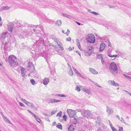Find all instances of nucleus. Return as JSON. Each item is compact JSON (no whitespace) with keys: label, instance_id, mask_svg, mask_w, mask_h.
I'll list each match as a JSON object with an SVG mask.
<instances>
[{"label":"nucleus","instance_id":"f257e3e1","mask_svg":"<svg viewBox=\"0 0 131 131\" xmlns=\"http://www.w3.org/2000/svg\"><path fill=\"white\" fill-rule=\"evenodd\" d=\"M109 69L110 71L114 75H115L117 73V67L116 64L114 62H112L110 64Z\"/></svg>","mask_w":131,"mask_h":131},{"label":"nucleus","instance_id":"f03ea898","mask_svg":"<svg viewBox=\"0 0 131 131\" xmlns=\"http://www.w3.org/2000/svg\"><path fill=\"white\" fill-rule=\"evenodd\" d=\"M8 61L10 65L12 66L17 65L18 64L17 59L16 57L13 55L9 56Z\"/></svg>","mask_w":131,"mask_h":131},{"label":"nucleus","instance_id":"7ed1b4c3","mask_svg":"<svg viewBox=\"0 0 131 131\" xmlns=\"http://www.w3.org/2000/svg\"><path fill=\"white\" fill-rule=\"evenodd\" d=\"M86 39L87 42L91 43H94L95 41V36L92 34H89L87 36Z\"/></svg>","mask_w":131,"mask_h":131},{"label":"nucleus","instance_id":"20e7f679","mask_svg":"<svg viewBox=\"0 0 131 131\" xmlns=\"http://www.w3.org/2000/svg\"><path fill=\"white\" fill-rule=\"evenodd\" d=\"M83 116L84 118H90L93 119L95 118V117L93 116L91 112L89 111L86 110L84 111Z\"/></svg>","mask_w":131,"mask_h":131},{"label":"nucleus","instance_id":"39448f33","mask_svg":"<svg viewBox=\"0 0 131 131\" xmlns=\"http://www.w3.org/2000/svg\"><path fill=\"white\" fill-rule=\"evenodd\" d=\"M27 70L30 72H33L35 70L34 65L33 63L30 62H28L27 68Z\"/></svg>","mask_w":131,"mask_h":131},{"label":"nucleus","instance_id":"423d86ee","mask_svg":"<svg viewBox=\"0 0 131 131\" xmlns=\"http://www.w3.org/2000/svg\"><path fill=\"white\" fill-rule=\"evenodd\" d=\"M94 49L93 47L91 46L89 49L84 51V53L85 55L87 56H90L92 52Z\"/></svg>","mask_w":131,"mask_h":131},{"label":"nucleus","instance_id":"0eeeda50","mask_svg":"<svg viewBox=\"0 0 131 131\" xmlns=\"http://www.w3.org/2000/svg\"><path fill=\"white\" fill-rule=\"evenodd\" d=\"M67 112L70 117H74L75 114V110L68 109L67 110Z\"/></svg>","mask_w":131,"mask_h":131},{"label":"nucleus","instance_id":"6e6552de","mask_svg":"<svg viewBox=\"0 0 131 131\" xmlns=\"http://www.w3.org/2000/svg\"><path fill=\"white\" fill-rule=\"evenodd\" d=\"M2 47L5 50H7V49L9 47V41L6 42L5 41H4L3 40V41L2 42Z\"/></svg>","mask_w":131,"mask_h":131},{"label":"nucleus","instance_id":"1a4fd4ad","mask_svg":"<svg viewBox=\"0 0 131 131\" xmlns=\"http://www.w3.org/2000/svg\"><path fill=\"white\" fill-rule=\"evenodd\" d=\"M40 56L44 57L46 60V61L48 63H49V61L50 59V54H49L48 53L47 54L45 53H41L40 54Z\"/></svg>","mask_w":131,"mask_h":131},{"label":"nucleus","instance_id":"9d476101","mask_svg":"<svg viewBox=\"0 0 131 131\" xmlns=\"http://www.w3.org/2000/svg\"><path fill=\"white\" fill-rule=\"evenodd\" d=\"M47 100V102L49 103H53L54 102H58L60 101V100L51 98L49 99H48Z\"/></svg>","mask_w":131,"mask_h":131},{"label":"nucleus","instance_id":"9b49d317","mask_svg":"<svg viewBox=\"0 0 131 131\" xmlns=\"http://www.w3.org/2000/svg\"><path fill=\"white\" fill-rule=\"evenodd\" d=\"M105 46V44L104 43H101L100 47L99 52L102 51L104 49Z\"/></svg>","mask_w":131,"mask_h":131},{"label":"nucleus","instance_id":"f8f14e48","mask_svg":"<svg viewBox=\"0 0 131 131\" xmlns=\"http://www.w3.org/2000/svg\"><path fill=\"white\" fill-rule=\"evenodd\" d=\"M14 25V24L12 22L10 23V25L8 27V30L10 32H12V31Z\"/></svg>","mask_w":131,"mask_h":131},{"label":"nucleus","instance_id":"ddd939ff","mask_svg":"<svg viewBox=\"0 0 131 131\" xmlns=\"http://www.w3.org/2000/svg\"><path fill=\"white\" fill-rule=\"evenodd\" d=\"M2 116L5 122L8 123L10 124H12V123L10 122L9 119L6 117L3 114Z\"/></svg>","mask_w":131,"mask_h":131},{"label":"nucleus","instance_id":"4468645a","mask_svg":"<svg viewBox=\"0 0 131 131\" xmlns=\"http://www.w3.org/2000/svg\"><path fill=\"white\" fill-rule=\"evenodd\" d=\"M20 68L21 71V74L23 77H25V69L24 68L22 67H20Z\"/></svg>","mask_w":131,"mask_h":131},{"label":"nucleus","instance_id":"2eb2a0df","mask_svg":"<svg viewBox=\"0 0 131 131\" xmlns=\"http://www.w3.org/2000/svg\"><path fill=\"white\" fill-rule=\"evenodd\" d=\"M89 70L90 72L93 74H96L98 73L97 72L95 69L93 68H89Z\"/></svg>","mask_w":131,"mask_h":131},{"label":"nucleus","instance_id":"dca6fc26","mask_svg":"<svg viewBox=\"0 0 131 131\" xmlns=\"http://www.w3.org/2000/svg\"><path fill=\"white\" fill-rule=\"evenodd\" d=\"M49 67L50 69V73L52 74H53L55 72V69L54 67L53 68H51V66L50 64H49Z\"/></svg>","mask_w":131,"mask_h":131},{"label":"nucleus","instance_id":"f3484780","mask_svg":"<svg viewBox=\"0 0 131 131\" xmlns=\"http://www.w3.org/2000/svg\"><path fill=\"white\" fill-rule=\"evenodd\" d=\"M107 113L109 114L112 113L113 112V111L112 109L110 107H108L107 106Z\"/></svg>","mask_w":131,"mask_h":131},{"label":"nucleus","instance_id":"a211bd4d","mask_svg":"<svg viewBox=\"0 0 131 131\" xmlns=\"http://www.w3.org/2000/svg\"><path fill=\"white\" fill-rule=\"evenodd\" d=\"M7 33L6 32H4L3 33V34L0 36V40H4L5 39V35H6Z\"/></svg>","mask_w":131,"mask_h":131},{"label":"nucleus","instance_id":"6ab92c4d","mask_svg":"<svg viewBox=\"0 0 131 131\" xmlns=\"http://www.w3.org/2000/svg\"><path fill=\"white\" fill-rule=\"evenodd\" d=\"M49 82V79L45 78L43 80V84L46 85H47Z\"/></svg>","mask_w":131,"mask_h":131},{"label":"nucleus","instance_id":"aec40b11","mask_svg":"<svg viewBox=\"0 0 131 131\" xmlns=\"http://www.w3.org/2000/svg\"><path fill=\"white\" fill-rule=\"evenodd\" d=\"M82 91L89 94H91V92L89 89L86 88H82Z\"/></svg>","mask_w":131,"mask_h":131},{"label":"nucleus","instance_id":"412c9836","mask_svg":"<svg viewBox=\"0 0 131 131\" xmlns=\"http://www.w3.org/2000/svg\"><path fill=\"white\" fill-rule=\"evenodd\" d=\"M76 42L78 46L79 49L81 50L82 51L81 48V47L80 44V42L79 39H77L76 40Z\"/></svg>","mask_w":131,"mask_h":131},{"label":"nucleus","instance_id":"4be33fe9","mask_svg":"<svg viewBox=\"0 0 131 131\" xmlns=\"http://www.w3.org/2000/svg\"><path fill=\"white\" fill-rule=\"evenodd\" d=\"M68 130L69 131H73L74 129V127L73 125L71 124L68 127Z\"/></svg>","mask_w":131,"mask_h":131},{"label":"nucleus","instance_id":"5701e85b","mask_svg":"<svg viewBox=\"0 0 131 131\" xmlns=\"http://www.w3.org/2000/svg\"><path fill=\"white\" fill-rule=\"evenodd\" d=\"M10 8L8 6H3L1 8V10H6L9 9Z\"/></svg>","mask_w":131,"mask_h":131},{"label":"nucleus","instance_id":"b1692460","mask_svg":"<svg viewBox=\"0 0 131 131\" xmlns=\"http://www.w3.org/2000/svg\"><path fill=\"white\" fill-rule=\"evenodd\" d=\"M39 54L37 53L33 54L32 56V57L34 59H36L38 58L39 56Z\"/></svg>","mask_w":131,"mask_h":131},{"label":"nucleus","instance_id":"393cba45","mask_svg":"<svg viewBox=\"0 0 131 131\" xmlns=\"http://www.w3.org/2000/svg\"><path fill=\"white\" fill-rule=\"evenodd\" d=\"M97 58L99 59H101L102 58H103V56L101 54H97Z\"/></svg>","mask_w":131,"mask_h":131},{"label":"nucleus","instance_id":"a878e982","mask_svg":"<svg viewBox=\"0 0 131 131\" xmlns=\"http://www.w3.org/2000/svg\"><path fill=\"white\" fill-rule=\"evenodd\" d=\"M69 69L70 70L68 72V73L70 76H72L73 74V72L71 68H70V69Z\"/></svg>","mask_w":131,"mask_h":131},{"label":"nucleus","instance_id":"bb28decb","mask_svg":"<svg viewBox=\"0 0 131 131\" xmlns=\"http://www.w3.org/2000/svg\"><path fill=\"white\" fill-rule=\"evenodd\" d=\"M56 127L60 129H62V125L60 123H59L58 124L56 125Z\"/></svg>","mask_w":131,"mask_h":131},{"label":"nucleus","instance_id":"cd10ccee","mask_svg":"<svg viewBox=\"0 0 131 131\" xmlns=\"http://www.w3.org/2000/svg\"><path fill=\"white\" fill-rule=\"evenodd\" d=\"M61 21L59 20L57 21L56 23V25L57 24L58 26H60L61 25Z\"/></svg>","mask_w":131,"mask_h":131},{"label":"nucleus","instance_id":"c85d7f7f","mask_svg":"<svg viewBox=\"0 0 131 131\" xmlns=\"http://www.w3.org/2000/svg\"><path fill=\"white\" fill-rule=\"evenodd\" d=\"M37 42H38V43L40 42L41 43H42L43 46L46 45L45 43L44 42V40L43 39L41 40H38L37 41Z\"/></svg>","mask_w":131,"mask_h":131},{"label":"nucleus","instance_id":"c756f323","mask_svg":"<svg viewBox=\"0 0 131 131\" xmlns=\"http://www.w3.org/2000/svg\"><path fill=\"white\" fill-rule=\"evenodd\" d=\"M75 90L78 92H79L81 90V89L80 88V86L78 85L76 86L75 87Z\"/></svg>","mask_w":131,"mask_h":131},{"label":"nucleus","instance_id":"7c9ffc66","mask_svg":"<svg viewBox=\"0 0 131 131\" xmlns=\"http://www.w3.org/2000/svg\"><path fill=\"white\" fill-rule=\"evenodd\" d=\"M33 116L36 119V120L37 121V119L38 120H39L40 122H41V121L40 120V118L37 115L35 114Z\"/></svg>","mask_w":131,"mask_h":131},{"label":"nucleus","instance_id":"2f4dec72","mask_svg":"<svg viewBox=\"0 0 131 131\" xmlns=\"http://www.w3.org/2000/svg\"><path fill=\"white\" fill-rule=\"evenodd\" d=\"M62 15L63 16L66 17L68 18H70V15L66 14H62Z\"/></svg>","mask_w":131,"mask_h":131},{"label":"nucleus","instance_id":"473e14b6","mask_svg":"<svg viewBox=\"0 0 131 131\" xmlns=\"http://www.w3.org/2000/svg\"><path fill=\"white\" fill-rule=\"evenodd\" d=\"M115 82L113 80H110L108 82V83H110L112 85H114V83H115Z\"/></svg>","mask_w":131,"mask_h":131},{"label":"nucleus","instance_id":"72a5a7b5","mask_svg":"<svg viewBox=\"0 0 131 131\" xmlns=\"http://www.w3.org/2000/svg\"><path fill=\"white\" fill-rule=\"evenodd\" d=\"M30 81L31 83L33 85H35L36 84L35 81L33 79H31Z\"/></svg>","mask_w":131,"mask_h":131},{"label":"nucleus","instance_id":"f704fd0d","mask_svg":"<svg viewBox=\"0 0 131 131\" xmlns=\"http://www.w3.org/2000/svg\"><path fill=\"white\" fill-rule=\"evenodd\" d=\"M58 47L60 48H61V49L63 51L64 49L62 46L61 45L59 44L58 43Z\"/></svg>","mask_w":131,"mask_h":131},{"label":"nucleus","instance_id":"c9c22d12","mask_svg":"<svg viewBox=\"0 0 131 131\" xmlns=\"http://www.w3.org/2000/svg\"><path fill=\"white\" fill-rule=\"evenodd\" d=\"M28 103L30 104V107L31 108H33L34 107H35V105L33 104L32 103H31L30 102H29V103Z\"/></svg>","mask_w":131,"mask_h":131},{"label":"nucleus","instance_id":"e433bc0d","mask_svg":"<svg viewBox=\"0 0 131 131\" xmlns=\"http://www.w3.org/2000/svg\"><path fill=\"white\" fill-rule=\"evenodd\" d=\"M67 117L65 115H64L63 116V119L64 120V121L66 122L67 121Z\"/></svg>","mask_w":131,"mask_h":131},{"label":"nucleus","instance_id":"4c0bfd02","mask_svg":"<svg viewBox=\"0 0 131 131\" xmlns=\"http://www.w3.org/2000/svg\"><path fill=\"white\" fill-rule=\"evenodd\" d=\"M62 113V111H60L57 115V116H59L60 117L61 116V114Z\"/></svg>","mask_w":131,"mask_h":131},{"label":"nucleus","instance_id":"58836bf2","mask_svg":"<svg viewBox=\"0 0 131 131\" xmlns=\"http://www.w3.org/2000/svg\"><path fill=\"white\" fill-rule=\"evenodd\" d=\"M123 75L124 76V77L125 78H127V79H131V77H130V76H128L127 75H126V74H124Z\"/></svg>","mask_w":131,"mask_h":131},{"label":"nucleus","instance_id":"ea45409f","mask_svg":"<svg viewBox=\"0 0 131 131\" xmlns=\"http://www.w3.org/2000/svg\"><path fill=\"white\" fill-rule=\"evenodd\" d=\"M111 51H111L108 50L107 53V55L111 58H112V55L111 54H109V53L111 52Z\"/></svg>","mask_w":131,"mask_h":131},{"label":"nucleus","instance_id":"a19ab883","mask_svg":"<svg viewBox=\"0 0 131 131\" xmlns=\"http://www.w3.org/2000/svg\"><path fill=\"white\" fill-rule=\"evenodd\" d=\"M21 100L24 102L25 104H26L27 103L28 104V103H29V102L27 101L25 99H21Z\"/></svg>","mask_w":131,"mask_h":131},{"label":"nucleus","instance_id":"79ce46f5","mask_svg":"<svg viewBox=\"0 0 131 131\" xmlns=\"http://www.w3.org/2000/svg\"><path fill=\"white\" fill-rule=\"evenodd\" d=\"M95 122L96 123V125H98V126H99L100 125H101V121H97Z\"/></svg>","mask_w":131,"mask_h":131},{"label":"nucleus","instance_id":"37998d69","mask_svg":"<svg viewBox=\"0 0 131 131\" xmlns=\"http://www.w3.org/2000/svg\"><path fill=\"white\" fill-rule=\"evenodd\" d=\"M36 26V27H38L40 28L41 30L42 29L43 27L41 25H36L35 26Z\"/></svg>","mask_w":131,"mask_h":131},{"label":"nucleus","instance_id":"c03bdc74","mask_svg":"<svg viewBox=\"0 0 131 131\" xmlns=\"http://www.w3.org/2000/svg\"><path fill=\"white\" fill-rule=\"evenodd\" d=\"M72 68L73 69V70L75 73L76 74L78 72V71L74 68L72 67Z\"/></svg>","mask_w":131,"mask_h":131},{"label":"nucleus","instance_id":"a18cd8bd","mask_svg":"<svg viewBox=\"0 0 131 131\" xmlns=\"http://www.w3.org/2000/svg\"><path fill=\"white\" fill-rule=\"evenodd\" d=\"M27 111L29 113L31 114L32 116H34L35 114L32 113L29 110H27Z\"/></svg>","mask_w":131,"mask_h":131},{"label":"nucleus","instance_id":"49530a36","mask_svg":"<svg viewBox=\"0 0 131 131\" xmlns=\"http://www.w3.org/2000/svg\"><path fill=\"white\" fill-rule=\"evenodd\" d=\"M121 119H122V120H121V122H122L124 124H125L127 125V124L126 123V122H125L124 120V119L122 117H121Z\"/></svg>","mask_w":131,"mask_h":131},{"label":"nucleus","instance_id":"de8ad7c7","mask_svg":"<svg viewBox=\"0 0 131 131\" xmlns=\"http://www.w3.org/2000/svg\"><path fill=\"white\" fill-rule=\"evenodd\" d=\"M74 48V47H73L72 48H71V47H70L68 48V49L70 51H71Z\"/></svg>","mask_w":131,"mask_h":131},{"label":"nucleus","instance_id":"09e8293b","mask_svg":"<svg viewBox=\"0 0 131 131\" xmlns=\"http://www.w3.org/2000/svg\"><path fill=\"white\" fill-rule=\"evenodd\" d=\"M92 13L96 15H98L99 14V13H97L95 12H92Z\"/></svg>","mask_w":131,"mask_h":131},{"label":"nucleus","instance_id":"8fccbe9b","mask_svg":"<svg viewBox=\"0 0 131 131\" xmlns=\"http://www.w3.org/2000/svg\"><path fill=\"white\" fill-rule=\"evenodd\" d=\"M93 84H94L95 85H96V86H97L100 87V88H101V87L100 86L99 84L96 83H95V82H94V83H93Z\"/></svg>","mask_w":131,"mask_h":131},{"label":"nucleus","instance_id":"3c124183","mask_svg":"<svg viewBox=\"0 0 131 131\" xmlns=\"http://www.w3.org/2000/svg\"><path fill=\"white\" fill-rule=\"evenodd\" d=\"M66 40L68 41H70L71 40V38L70 37H69L67 38Z\"/></svg>","mask_w":131,"mask_h":131},{"label":"nucleus","instance_id":"603ef678","mask_svg":"<svg viewBox=\"0 0 131 131\" xmlns=\"http://www.w3.org/2000/svg\"><path fill=\"white\" fill-rule=\"evenodd\" d=\"M58 54L60 55L61 56H62V57H64V55L62 52H61V53H60V52H58Z\"/></svg>","mask_w":131,"mask_h":131},{"label":"nucleus","instance_id":"864d4df0","mask_svg":"<svg viewBox=\"0 0 131 131\" xmlns=\"http://www.w3.org/2000/svg\"><path fill=\"white\" fill-rule=\"evenodd\" d=\"M56 112V111H52L51 113V115H52Z\"/></svg>","mask_w":131,"mask_h":131},{"label":"nucleus","instance_id":"5fc2aeb1","mask_svg":"<svg viewBox=\"0 0 131 131\" xmlns=\"http://www.w3.org/2000/svg\"><path fill=\"white\" fill-rule=\"evenodd\" d=\"M59 96L61 97H65L66 96L64 94H59Z\"/></svg>","mask_w":131,"mask_h":131},{"label":"nucleus","instance_id":"6e6d98bb","mask_svg":"<svg viewBox=\"0 0 131 131\" xmlns=\"http://www.w3.org/2000/svg\"><path fill=\"white\" fill-rule=\"evenodd\" d=\"M123 130V128L122 127H119V131H122Z\"/></svg>","mask_w":131,"mask_h":131},{"label":"nucleus","instance_id":"4d7b16f0","mask_svg":"<svg viewBox=\"0 0 131 131\" xmlns=\"http://www.w3.org/2000/svg\"><path fill=\"white\" fill-rule=\"evenodd\" d=\"M113 85H114L115 86H117L119 85V84L118 83L115 82V83H114V84Z\"/></svg>","mask_w":131,"mask_h":131},{"label":"nucleus","instance_id":"13d9d810","mask_svg":"<svg viewBox=\"0 0 131 131\" xmlns=\"http://www.w3.org/2000/svg\"><path fill=\"white\" fill-rule=\"evenodd\" d=\"M19 104L20 106H25L21 102H19Z\"/></svg>","mask_w":131,"mask_h":131},{"label":"nucleus","instance_id":"bf43d9fd","mask_svg":"<svg viewBox=\"0 0 131 131\" xmlns=\"http://www.w3.org/2000/svg\"><path fill=\"white\" fill-rule=\"evenodd\" d=\"M96 131H102L101 128L100 127H99L97 130Z\"/></svg>","mask_w":131,"mask_h":131},{"label":"nucleus","instance_id":"052dcab7","mask_svg":"<svg viewBox=\"0 0 131 131\" xmlns=\"http://www.w3.org/2000/svg\"><path fill=\"white\" fill-rule=\"evenodd\" d=\"M113 131H118L114 127V128H113L112 129Z\"/></svg>","mask_w":131,"mask_h":131},{"label":"nucleus","instance_id":"680f3d73","mask_svg":"<svg viewBox=\"0 0 131 131\" xmlns=\"http://www.w3.org/2000/svg\"><path fill=\"white\" fill-rule=\"evenodd\" d=\"M76 52L80 56V57H81V54L78 50H77L76 51Z\"/></svg>","mask_w":131,"mask_h":131},{"label":"nucleus","instance_id":"e2e57ef3","mask_svg":"<svg viewBox=\"0 0 131 131\" xmlns=\"http://www.w3.org/2000/svg\"><path fill=\"white\" fill-rule=\"evenodd\" d=\"M56 124V122H54L52 124V126H54Z\"/></svg>","mask_w":131,"mask_h":131},{"label":"nucleus","instance_id":"0e129e2a","mask_svg":"<svg viewBox=\"0 0 131 131\" xmlns=\"http://www.w3.org/2000/svg\"><path fill=\"white\" fill-rule=\"evenodd\" d=\"M76 74L78 76H79L80 77L81 76V74L79 73L78 72Z\"/></svg>","mask_w":131,"mask_h":131},{"label":"nucleus","instance_id":"69168bd1","mask_svg":"<svg viewBox=\"0 0 131 131\" xmlns=\"http://www.w3.org/2000/svg\"><path fill=\"white\" fill-rule=\"evenodd\" d=\"M97 121H101L100 119V118L99 117H97Z\"/></svg>","mask_w":131,"mask_h":131},{"label":"nucleus","instance_id":"338daca9","mask_svg":"<svg viewBox=\"0 0 131 131\" xmlns=\"http://www.w3.org/2000/svg\"><path fill=\"white\" fill-rule=\"evenodd\" d=\"M103 58H102V59H101V62L102 63V64H103L104 63V61L103 59Z\"/></svg>","mask_w":131,"mask_h":131},{"label":"nucleus","instance_id":"774afa93","mask_svg":"<svg viewBox=\"0 0 131 131\" xmlns=\"http://www.w3.org/2000/svg\"><path fill=\"white\" fill-rule=\"evenodd\" d=\"M111 128L112 129L113 128H114V127L112 125L111 123H110V124Z\"/></svg>","mask_w":131,"mask_h":131}]
</instances>
